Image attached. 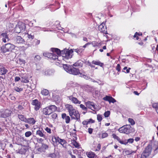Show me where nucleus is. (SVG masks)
<instances>
[{
    "instance_id": "1",
    "label": "nucleus",
    "mask_w": 158,
    "mask_h": 158,
    "mask_svg": "<svg viewBox=\"0 0 158 158\" xmlns=\"http://www.w3.org/2000/svg\"><path fill=\"white\" fill-rule=\"evenodd\" d=\"M65 108L68 110L70 116L72 119H75L78 121H80V115L78 111L75 109L73 106L69 104L65 105Z\"/></svg>"
},
{
    "instance_id": "2",
    "label": "nucleus",
    "mask_w": 158,
    "mask_h": 158,
    "mask_svg": "<svg viewBox=\"0 0 158 158\" xmlns=\"http://www.w3.org/2000/svg\"><path fill=\"white\" fill-rule=\"evenodd\" d=\"M63 68L65 71L70 74L74 75H77L80 73L78 69L75 68L72 66L65 64L63 65Z\"/></svg>"
},
{
    "instance_id": "3",
    "label": "nucleus",
    "mask_w": 158,
    "mask_h": 158,
    "mask_svg": "<svg viewBox=\"0 0 158 158\" xmlns=\"http://www.w3.org/2000/svg\"><path fill=\"white\" fill-rule=\"evenodd\" d=\"M57 107L55 105H50L44 108L42 112L43 114L45 115H49L57 110Z\"/></svg>"
},
{
    "instance_id": "4",
    "label": "nucleus",
    "mask_w": 158,
    "mask_h": 158,
    "mask_svg": "<svg viewBox=\"0 0 158 158\" xmlns=\"http://www.w3.org/2000/svg\"><path fill=\"white\" fill-rule=\"evenodd\" d=\"M73 51V49H64L62 50L61 56L63 57V59L66 60L71 58L72 56V53Z\"/></svg>"
},
{
    "instance_id": "5",
    "label": "nucleus",
    "mask_w": 158,
    "mask_h": 158,
    "mask_svg": "<svg viewBox=\"0 0 158 158\" xmlns=\"http://www.w3.org/2000/svg\"><path fill=\"white\" fill-rule=\"evenodd\" d=\"M133 129L130 125H127L123 126L118 129L121 133L128 134L132 131Z\"/></svg>"
},
{
    "instance_id": "6",
    "label": "nucleus",
    "mask_w": 158,
    "mask_h": 158,
    "mask_svg": "<svg viewBox=\"0 0 158 158\" xmlns=\"http://www.w3.org/2000/svg\"><path fill=\"white\" fill-rule=\"evenodd\" d=\"M15 48V45L10 43H8L3 45L1 47L2 51L4 53L11 52Z\"/></svg>"
},
{
    "instance_id": "7",
    "label": "nucleus",
    "mask_w": 158,
    "mask_h": 158,
    "mask_svg": "<svg viewBox=\"0 0 158 158\" xmlns=\"http://www.w3.org/2000/svg\"><path fill=\"white\" fill-rule=\"evenodd\" d=\"M26 28L25 24L22 22H19L15 28V31L17 33H20L24 31Z\"/></svg>"
},
{
    "instance_id": "8",
    "label": "nucleus",
    "mask_w": 158,
    "mask_h": 158,
    "mask_svg": "<svg viewBox=\"0 0 158 158\" xmlns=\"http://www.w3.org/2000/svg\"><path fill=\"white\" fill-rule=\"evenodd\" d=\"M152 150V146L150 145H148L142 154L140 158H147L148 157L150 154Z\"/></svg>"
},
{
    "instance_id": "9",
    "label": "nucleus",
    "mask_w": 158,
    "mask_h": 158,
    "mask_svg": "<svg viewBox=\"0 0 158 158\" xmlns=\"http://www.w3.org/2000/svg\"><path fill=\"white\" fill-rule=\"evenodd\" d=\"M44 56L51 60H56L58 59V56L55 53L44 52L43 53Z\"/></svg>"
},
{
    "instance_id": "10",
    "label": "nucleus",
    "mask_w": 158,
    "mask_h": 158,
    "mask_svg": "<svg viewBox=\"0 0 158 158\" xmlns=\"http://www.w3.org/2000/svg\"><path fill=\"white\" fill-rule=\"evenodd\" d=\"M75 93H73L72 95L67 96V98L70 100L73 103L75 104H80L81 103V102L79 101L78 99L74 97Z\"/></svg>"
},
{
    "instance_id": "11",
    "label": "nucleus",
    "mask_w": 158,
    "mask_h": 158,
    "mask_svg": "<svg viewBox=\"0 0 158 158\" xmlns=\"http://www.w3.org/2000/svg\"><path fill=\"white\" fill-rule=\"evenodd\" d=\"M85 104L87 107L94 111H95V110L97 109L94 103L92 102L88 101L85 102Z\"/></svg>"
},
{
    "instance_id": "12",
    "label": "nucleus",
    "mask_w": 158,
    "mask_h": 158,
    "mask_svg": "<svg viewBox=\"0 0 158 158\" xmlns=\"http://www.w3.org/2000/svg\"><path fill=\"white\" fill-rule=\"evenodd\" d=\"M31 104L35 106L34 109L36 111L38 110L40 108V103L37 99L33 100Z\"/></svg>"
},
{
    "instance_id": "13",
    "label": "nucleus",
    "mask_w": 158,
    "mask_h": 158,
    "mask_svg": "<svg viewBox=\"0 0 158 158\" xmlns=\"http://www.w3.org/2000/svg\"><path fill=\"white\" fill-rule=\"evenodd\" d=\"M56 141V142H58L61 144L63 147L65 148L66 147V142L64 139H62L60 138L59 137H55Z\"/></svg>"
},
{
    "instance_id": "14",
    "label": "nucleus",
    "mask_w": 158,
    "mask_h": 158,
    "mask_svg": "<svg viewBox=\"0 0 158 158\" xmlns=\"http://www.w3.org/2000/svg\"><path fill=\"white\" fill-rule=\"evenodd\" d=\"M98 29L100 32L103 33H107L106 27L104 23H102L98 26Z\"/></svg>"
},
{
    "instance_id": "15",
    "label": "nucleus",
    "mask_w": 158,
    "mask_h": 158,
    "mask_svg": "<svg viewBox=\"0 0 158 158\" xmlns=\"http://www.w3.org/2000/svg\"><path fill=\"white\" fill-rule=\"evenodd\" d=\"M1 35L2 37V40L3 42L5 43H6L10 40L7 33L4 32L2 33Z\"/></svg>"
},
{
    "instance_id": "16",
    "label": "nucleus",
    "mask_w": 158,
    "mask_h": 158,
    "mask_svg": "<svg viewBox=\"0 0 158 158\" xmlns=\"http://www.w3.org/2000/svg\"><path fill=\"white\" fill-rule=\"evenodd\" d=\"M103 100L108 101L110 103L112 102L114 103L116 102V100L111 96H106L103 98Z\"/></svg>"
},
{
    "instance_id": "17",
    "label": "nucleus",
    "mask_w": 158,
    "mask_h": 158,
    "mask_svg": "<svg viewBox=\"0 0 158 158\" xmlns=\"http://www.w3.org/2000/svg\"><path fill=\"white\" fill-rule=\"evenodd\" d=\"M61 117L63 119L65 120V122L66 123H69L70 122V117L69 116H67L65 113H63L61 115Z\"/></svg>"
},
{
    "instance_id": "18",
    "label": "nucleus",
    "mask_w": 158,
    "mask_h": 158,
    "mask_svg": "<svg viewBox=\"0 0 158 158\" xmlns=\"http://www.w3.org/2000/svg\"><path fill=\"white\" fill-rule=\"evenodd\" d=\"M14 40L17 43H22L24 42V40L20 36H16L14 37Z\"/></svg>"
},
{
    "instance_id": "19",
    "label": "nucleus",
    "mask_w": 158,
    "mask_h": 158,
    "mask_svg": "<svg viewBox=\"0 0 158 158\" xmlns=\"http://www.w3.org/2000/svg\"><path fill=\"white\" fill-rule=\"evenodd\" d=\"M28 149L27 147L24 146L19 150L18 153L20 154H24L26 153Z\"/></svg>"
},
{
    "instance_id": "20",
    "label": "nucleus",
    "mask_w": 158,
    "mask_h": 158,
    "mask_svg": "<svg viewBox=\"0 0 158 158\" xmlns=\"http://www.w3.org/2000/svg\"><path fill=\"white\" fill-rule=\"evenodd\" d=\"M10 114L11 111L6 110L1 114V117L2 118H5L9 116Z\"/></svg>"
},
{
    "instance_id": "21",
    "label": "nucleus",
    "mask_w": 158,
    "mask_h": 158,
    "mask_svg": "<svg viewBox=\"0 0 158 158\" xmlns=\"http://www.w3.org/2000/svg\"><path fill=\"white\" fill-rule=\"evenodd\" d=\"M51 50L52 52V53H55L56 55V54L58 55H60L61 56L62 55V51H61L59 49L57 48H51Z\"/></svg>"
},
{
    "instance_id": "22",
    "label": "nucleus",
    "mask_w": 158,
    "mask_h": 158,
    "mask_svg": "<svg viewBox=\"0 0 158 158\" xmlns=\"http://www.w3.org/2000/svg\"><path fill=\"white\" fill-rule=\"evenodd\" d=\"M73 51L76 52L78 54H80L81 53L83 52L84 49L82 48V46L79 47L78 48L76 49H73Z\"/></svg>"
},
{
    "instance_id": "23",
    "label": "nucleus",
    "mask_w": 158,
    "mask_h": 158,
    "mask_svg": "<svg viewBox=\"0 0 158 158\" xmlns=\"http://www.w3.org/2000/svg\"><path fill=\"white\" fill-rule=\"evenodd\" d=\"M36 122V121L33 118H27L26 123L28 124H32L33 125Z\"/></svg>"
},
{
    "instance_id": "24",
    "label": "nucleus",
    "mask_w": 158,
    "mask_h": 158,
    "mask_svg": "<svg viewBox=\"0 0 158 158\" xmlns=\"http://www.w3.org/2000/svg\"><path fill=\"white\" fill-rule=\"evenodd\" d=\"M8 71L4 67L0 65V75H4Z\"/></svg>"
},
{
    "instance_id": "25",
    "label": "nucleus",
    "mask_w": 158,
    "mask_h": 158,
    "mask_svg": "<svg viewBox=\"0 0 158 158\" xmlns=\"http://www.w3.org/2000/svg\"><path fill=\"white\" fill-rule=\"evenodd\" d=\"M83 62L81 60H78L77 62L73 64V66L75 67H82L83 66Z\"/></svg>"
},
{
    "instance_id": "26",
    "label": "nucleus",
    "mask_w": 158,
    "mask_h": 158,
    "mask_svg": "<svg viewBox=\"0 0 158 158\" xmlns=\"http://www.w3.org/2000/svg\"><path fill=\"white\" fill-rule=\"evenodd\" d=\"M87 157L89 158H96L97 156L92 152H89L86 153Z\"/></svg>"
},
{
    "instance_id": "27",
    "label": "nucleus",
    "mask_w": 158,
    "mask_h": 158,
    "mask_svg": "<svg viewBox=\"0 0 158 158\" xmlns=\"http://www.w3.org/2000/svg\"><path fill=\"white\" fill-rule=\"evenodd\" d=\"M21 82L25 83H27L29 82L27 77L26 76V75H23V76L21 77Z\"/></svg>"
},
{
    "instance_id": "28",
    "label": "nucleus",
    "mask_w": 158,
    "mask_h": 158,
    "mask_svg": "<svg viewBox=\"0 0 158 158\" xmlns=\"http://www.w3.org/2000/svg\"><path fill=\"white\" fill-rule=\"evenodd\" d=\"M92 64L99 65L101 67H103V66L104 65V64L102 63L99 60H93L92 61Z\"/></svg>"
},
{
    "instance_id": "29",
    "label": "nucleus",
    "mask_w": 158,
    "mask_h": 158,
    "mask_svg": "<svg viewBox=\"0 0 158 158\" xmlns=\"http://www.w3.org/2000/svg\"><path fill=\"white\" fill-rule=\"evenodd\" d=\"M44 131H42L39 130L36 131V135H38L41 137H43L44 138L45 135L44 134Z\"/></svg>"
},
{
    "instance_id": "30",
    "label": "nucleus",
    "mask_w": 158,
    "mask_h": 158,
    "mask_svg": "<svg viewBox=\"0 0 158 158\" xmlns=\"http://www.w3.org/2000/svg\"><path fill=\"white\" fill-rule=\"evenodd\" d=\"M18 117L21 121L26 122L27 118L24 115L22 114H19Z\"/></svg>"
},
{
    "instance_id": "31",
    "label": "nucleus",
    "mask_w": 158,
    "mask_h": 158,
    "mask_svg": "<svg viewBox=\"0 0 158 158\" xmlns=\"http://www.w3.org/2000/svg\"><path fill=\"white\" fill-rule=\"evenodd\" d=\"M90 44L92 45L93 47H95L96 46H99L101 45L100 43H98L96 41H93L91 43H89Z\"/></svg>"
},
{
    "instance_id": "32",
    "label": "nucleus",
    "mask_w": 158,
    "mask_h": 158,
    "mask_svg": "<svg viewBox=\"0 0 158 158\" xmlns=\"http://www.w3.org/2000/svg\"><path fill=\"white\" fill-rule=\"evenodd\" d=\"M41 94L43 95L46 96L48 94V91L46 89H44L41 91Z\"/></svg>"
},
{
    "instance_id": "33",
    "label": "nucleus",
    "mask_w": 158,
    "mask_h": 158,
    "mask_svg": "<svg viewBox=\"0 0 158 158\" xmlns=\"http://www.w3.org/2000/svg\"><path fill=\"white\" fill-rule=\"evenodd\" d=\"M40 43V40H38L37 39H35L34 40L33 43V46H36L39 45Z\"/></svg>"
},
{
    "instance_id": "34",
    "label": "nucleus",
    "mask_w": 158,
    "mask_h": 158,
    "mask_svg": "<svg viewBox=\"0 0 158 158\" xmlns=\"http://www.w3.org/2000/svg\"><path fill=\"white\" fill-rule=\"evenodd\" d=\"M27 37L30 39L33 40L34 38V35L33 33H29V32L27 33Z\"/></svg>"
},
{
    "instance_id": "35",
    "label": "nucleus",
    "mask_w": 158,
    "mask_h": 158,
    "mask_svg": "<svg viewBox=\"0 0 158 158\" xmlns=\"http://www.w3.org/2000/svg\"><path fill=\"white\" fill-rule=\"evenodd\" d=\"M152 106L153 108L156 109L157 113L158 114V103H153L152 105Z\"/></svg>"
},
{
    "instance_id": "36",
    "label": "nucleus",
    "mask_w": 158,
    "mask_h": 158,
    "mask_svg": "<svg viewBox=\"0 0 158 158\" xmlns=\"http://www.w3.org/2000/svg\"><path fill=\"white\" fill-rule=\"evenodd\" d=\"M72 144L76 148H78L79 146L78 143L74 140L73 141Z\"/></svg>"
},
{
    "instance_id": "37",
    "label": "nucleus",
    "mask_w": 158,
    "mask_h": 158,
    "mask_svg": "<svg viewBox=\"0 0 158 158\" xmlns=\"http://www.w3.org/2000/svg\"><path fill=\"white\" fill-rule=\"evenodd\" d=\"M131 69V68H129L128 69H127V67H124L123 69V70L124 71H122V72H124L125 73H128L129 72L130 70Z\"/></svg>"
},
{
    "instance_id": "38",
    "label": "nucleus",
    "mask_w": 158,
    "mask_h": 158,
    "mask_svg": "<svg viewBox=\"0 0 158 158\" xmlns=\"http://www.w3.org/2000/svg\"><path fill=\"white\" fill-rule=\"evenodd\" d=\"M32 133L30 131H27L25 132V136L27 137H28L32 135Z\"/></svg>"
},
{
    "instance_id": "39",
    "label": "nucleus",
    "mask_w": 158,
    "mask_h": 158,
    "mask_svg": "<svg viewBox=\"0 0 158 158\" xmlns=\"http://www.w3.org/2000/svg\"><path fill=\"white\" fill-rule=\"evenodd\" d=\"M41 147L43 150H45L48 149V145L42 143Z\"/></svg>"
},
{
    "instance_id": "40",
    "label": "nucleus",
    "mask_w": 158,
    "mask_h": 158,
    "mask_svg": "<svg viewBox=\"0 0 158 158\" xmlns=\"http://www.w3.org/2000/svg\"><path fill=\"white\" fill-rule=\"evenodd\" d=\"M128 121L132 125H133L135 124V122L132 118H129L128 119Z\"/></svg>"
},
{
    "instance_id": "41",
    "label": "nucleus",
    "mask_w": 158,
    "mask_h": 158,
    "mask_svg": "<svg viewBox=\"0 0 158 158\" xmlns=\"http://www.w3.org/2000/svg\"><path fill=\"white\" fill-rule=\"evenodd\" d=\"M80 108H81L82 110L85 111H87V107H85L84 105L83 104H80Z\"/></svg>"
},
{
    "instance_id": "42",
    "label": "nucleus",
    "mask_w": 158,
    "mask_h": 158,
    "mask_svg": "<svg viewBox=\"0 0 158 158\" xmlns=\"http://www.w3.org/2000/svg\"><path fill=\"white\" fill-rule=\"evenodd\" d=\"M14 90L17 92H19L22 91L23 89L22 88H19L17 87H14Z\"/></svg>"
},
{
    "instance_id": "43",
    "label": "nucleus",
    "mask_w": 158,
    "mask_h": 158,
    "mask_svg": "<svg viewBox=\"0 0 158 158\" xmlns=\"http://www.w3.org/2000/svg\"><path fill=\"white\" fill-rule=\"evenodd\" d=\"M101 145L100 143L98 144L97 148L94 149L93 150L95 151H98L101 149Z\"/></svg>"
},
{
    "instance_id": "44",
    "label": "nucleus",
    "mask_w": 158,
    "mask_h": 158,
    "mask_svg": "<svg viewBox=\"0 0 158 158\" xmlns=\"http://www.w3.org/2000/svg\"><path fill=\"white\" fill-rule=\"evenodd\" d=\"M112 136L113 138L114 139L117 140L118 141L120 140V138L117 136L115 134H113L112 135Z\"/></svg>"
},
{
    "instance_id": "45",
    "label": "nucleus",
    "mask_w": 158,
    "mask_h": 158,
    "mask_svg": "<svg viewBox=\"0 0 158 158\" xmlns=\"http://www.w3.org/2000/svg\"><path fill=\"white\" fill-rule=\"evenodd\" d=\"M51 117L53 119H55L57 117V114L56 113H52V114H51Z\"/></svg>"
},
{
    "instance_id": "46",
    "label": "nucleus",
    "mask_w": 158,
    "mask_h": 158,
    "mask_svg": "<svg viewBox=\"0 0 158 158\" xmlns=\"http://www.w3.org/2000/svg\"><path fill=\"white\" fill-rule=\"evenodd\" d=\"M118 142L121 144L126 145L127 144L126 139L123 140H121L120 139Z\"/></svg>"
},
{
    "instance_id": "47",
    "label": "nucleus",
    "mask_w": 158,
    "mask_h": 158,
    "mask_svg": "<svg viewBox=\"0 0 158 158\" xmlns=\"http://www.w3.org/2000/svg\"><path fill=\"white\" fill-rule=\"evenodd\" d=\"M41 59V57L39 55H37L35 56L34 58V60L36 61H38L40 60Z\"/></svg>"
},
{
    "instance_id": "48",
    "label": "nucleus",
    "mask_w": 158,
    "mask_h": 158,
    "mask_svg": "<svg viewBox=\"0 0 158 158\" xmlns=\"http://www.w3.org/2000/svg\"><path fill=\"white\" fill-rule=\"evenodd\" d=\"M108 136V134L106 132H103L102 133V138H104Z\"/></svg>"
},
{
    "instance_id": "49",
    "label": "nucleus",
    "mask_w": 158,
    "mask_h": 158,
    "mask_svg": "<svg viewBox=\"0 0 158 158\" xmlns=\"http://www.w3.org/2000/svg\"><path fill=\"white\" fill-rule=\"evenodd\" d=\"M110 111H108L105 112L104 115L105 117H107L109 116L110 115Z\"/></svg>"
},
{
    "instance_id": "50",
    "label": "nucleus",
    "mask_w": 158,
    "mask_h": 158,
    "mask_svg": "<svg viewBox=\"0 0 158 158\" xmlns=\"http://www.w3.org/2000/svg\"><path fill=\"white\" fill-rule=\"evenodd\" d=\"M97 119L99 122H101L102 120V115L99 114L97 115Z\"/></svg>"
},
{
    "instance_id": "51",
    "label": "nucleus",
    "mask_w": 158,
    "mask_h": 158,
    "mask_svg": "<svg viewBox=\"0 0 158 158\" xmlns=\"http://www.w3.org/2000/svg\"><path fill=\"white\" fill-rule=\"evenodd\" d=\"M48 156L52 158H55L56 157V155L54 153H52L49 154Z\"/></svg>"
},
{
    "instance_id": "52",
    "label": "nucleus",
    "mask_w": 158,
    "mask_h": 158,
    "mask_svg": "<svg viewBox=\"0 0 158 158\" xmlns=\"http://www.w3.org/2000/svg\"><path fill=\"white\" fill-rule=\"evenodd\" d=\"M116 69L118 71V72L120 71L121 67L120 65L119 64H118L117 66L116 67Z\"/></svg>"
},
{
    "instance_id": "53",
    "label": "nucleus",
    "mask_w": 158,
    "mask_h": 158,
    "mask_svg": "<svg viewBox=\"0 0 158 158\" xmlns=\"http://www.w3.org/2000/svg\"><path fill=\"white\" fill-rule=\"evenodd\" d=\"M134 141V139H129L127 140V143H132Z\"/></svg>"
},
{
    "instance_id": "54",
    "label": "nucleus",
    "mask_w": 158,
    "mask_h": 158,
    "mask_svg": "<svg viewBox=\"0 0 158 158\" xmlns=\"http://www.w3.org/2000/svg\"><path fill=\"white\" fill-rule=\"evenodd\" d=\"M87 122H88V124H89L90 123H94L95 122L91 118L89 119H87Z\"/></svg>"
},
{
    "instance_id": "55",
    "label": "nucleus",
    "mask_w": 158,
    "mask_h": 158,
    "mask_svg": "<svg viewBox=\"0 0 158 158\" xmlns=\"http://www.w3.org/2000/svg\"><path fill=\"white\" fill-rule=\"evenodd\" d=\"M155 146L154 147L155 148L154 151H156L158 149V142H156L155 144Z\"/></svg>"
},
{
    "instance_id": "56",
    "label": "nucleus",
    "mask_w": 158,
    "mask_h": 158,
    "mask_svg": "<svg viewBox=\"0 0 158 158\" xmlns=\"http://www.w3.org/2000/svg\"><path fill=\"white\" fill-rule=\"evenodd\" d=\"M45 130L48 133L51 134V130L48 127H46L45 128Z\"/></svg>"
},
{
    "instance_id": "57",
    "label": "nucleus",
    "mask_w": 158,
    "mask_h": 158,
    "mask_svg": "<svg viewBox=\"0 0 158 158\" xmlns=\"http://www.w3.org/2000/svg\"><path fill=\"white\" fill-rule=\"evenodd\" d=\"M138 34V33L137 32H136L134 35V38H136V40H138L139 39V37L137 36V35Z\"/></svg>"
},
{
    "instance_id": "58",
    "label": "nucleus",
    "mask_w": 158,
    "mask_h": 158,
    "mask_svg": "<svg viewBox=\"0 0 158 158\" xmlns=\"http://www.w3.org/2000/svg\"><path fill=\"white\" fill-rule=\"evenodd\" d=\"M20 80V78L19 77H15V82L18 81Z\"/></svg>"
},
{
    "instance_id": "59",
    "label": "nucleus",
    "mask_w": 158,
    "mask_h": 158,
    "mask_svg": "<svg viewBox=\"0 0 158 158\" xmlns=\"http://www.w3.org/2000/svg\"><path fill=\"white\" fill-rule=\"evenodd\" d=\"M93 129L91 128H89L88 129V131L89 134H91L93 132Z\"/></svg>"
},
{
    "instance_id": "60",
    "label": "nucleus",
    "mask_w": 158,
    "mask_h": 158,
    "mask_svg": "<svg viewBox=\"0 0 158 158\" xmlns=\"http://www.w3.org/2000/svg\"><path fill=\"white\" fill-rule=\"evenodd\" d=\"M18 108L19 110H23V107L22 106L19 105L18 106Z\"/></svg>"
},
{
    "instance_id": "61",
    "label": "nucleus",
    "mask_w": 158,
    "mask_h": 158,
    "mask_svg": "<svg viewBox=\"0 0 158 158\" xmlns=\"http://www.w3.org/2000/svg\"><path fill=\"white\" fill-rule=\"evenodd\" d=\"M95 82H97L100 85H103L104 84V83L103 82L100 81L99 80L98 81H95Z\"/></svg>"
},
{
    "instance_id": "62",
    "label": "nucleus",
    "mask_w": 158,
    "mask_h": 158,
    "mask_svg": "<svg viewBox=\"0 0 158 158\" xmlns=\"http://www.w3.org/2000/svg\"><path fill=\"white\" fill-rule=\"evenodd\" d=\"M90 44L89 43H87L85 45H84L83 46H82V48H84V49L85 50V48L88 45Z\"/></svg>"
},
{
    "instance_id": "63",
    "label": "nucleus",
    "mask_w": 158,
    "mask_h": 158,
    "mask_svg": "<svg viewBox=\"0 0 158 158\" xmlns=\"http://www.w3.org/2000/svg\"><path fill=\"white\" fill-rule=\"evenodd\" d=\"M82 124L84 125H86L88 124V122H87V120L83 121L82 122Z\"/></svg>"
},
{
    "instance_id": "64",
    "label": "nucleus",
    "mask_w": 158,
    "mask_h": 158,
    "mask_svg": "<svg viewBox=\"0 0 158 158\" xmlns=\"http://www.w3.org/2000/svg\"><path fill=\"white\" fill-rule=\"evenodd\" d=\"M86 63L87 65H88V66H90V67H91V66L92 65V63H91L89 61H86Z\"/></svg>"
}]
</instances>
